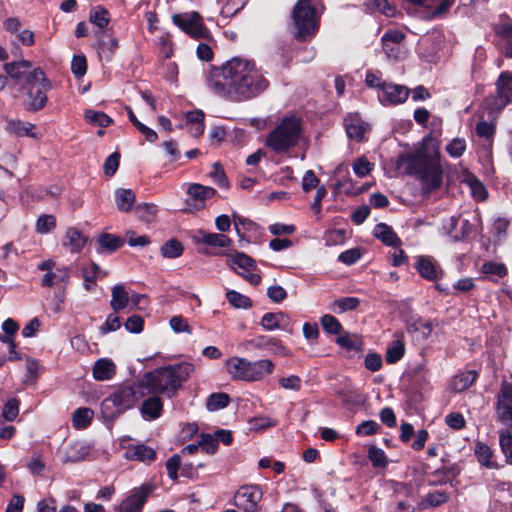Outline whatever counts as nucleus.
Wrapping results in <instances>:
<instances>
[{"label": "nucleus", "instance_id": "obj_1", "mask_svg": "<svg viewBox=\"0 0 512 512\" xmlns=\"http://www.w3.org/2000/svg\"><path fill=\"white\" fill-rule=\"evenodd\" d=\"M206 85L221 98L245 102L262 94L268 88L269 81L253 60L233 57L209 70Z\"/></svg>", "mask_w": 512, "mask_h": 512}, {"label": "nucleus", "instance_id": "obj_2", "mask_svg": "<svg viewBox=\"0 0 512 512\" xmlns=\"http://www.w3.org/2000/svg\"><path fill=\"white\" fill-rule=\"evenodd\" d=\"M193 371L194 365L189 362L167 365L147 372L141 383L147 395L164 394L173 397Z\"/></svg>", "mask_w": 512, "mask_h": 512}, {"label": "nucleus", "instance_id": "obj_3", "mask_svg": "<svg viewBox=\"0 0 512 512\" xmlns=\"http://www.w3.org/2000/svg\"><path fill=\"white\" fill-rule=\"evenodd\" d=\"M396 166L398 169H404L409 175L418 176L426 192L438 188L442 183V170L437 158L428 153L426 149L399 155Z\"/></svg>", "mask_w": 512, "mask_h": 512}, {"label": "nucleus", "instance_id": "obj_4", "mask_svg": "<svg viewBox=\"0 0 512 512\" xmlns=\"http://www.w3.org/2000/svg\"><path fill=\"white\" fill-rule=\"evenodd\" d=\"M302 135L301 119L295 115L284 117L267 135L265 144L275 153H288L297 146Z\"/></svg>", "mask_w": 512, "mask_h": 512}, {"label": "nucleus", "instance_id": "obj_5", "mask_svg": "<svg viewBox=\"0 0 512 512\" xmlns=\"http://www.w3.org/2000/svg\"><path fill=\"white\" fill-rule=\"evenodd\" d=\"M145 396H147V391H144L141 380L137 383L120 386L103 400L101 404L102 413L105 417L113 419L134 407Z\"/></svg>", "mask_w": 512, "mask_h": 512}, {"label": "nucleus", "instance_id": "obj_6", "mask_svg": "<svg viewBox=\"0 0 512 512\" xmlns=\"http://www.w3.org/2000/svg\"><path fill=\"white\" fill-rule=\"evenodd\" d=\"M226 369L232 379L253 382L272 374L274 363L268 359L249 361L241 357H231L226 361Z\"/></svg>", "mask_w": 512, "mask_h": 512}, {"label": "nucleus", "instance_id": "obj_7", "mask_svg": "<svg viewBox=\"0 0 512 512\" xmlns=\"http://www.w3.org/2000/svg\"><path fill=\"white\" fill-rule=\"evenodd\" d=\"M27 109L38 111L44 108L47 103L46 93L52 89L50 80L46 77L41 68H34L27 76Z\"/></svg>", "mask_w": 512, "mask_h": 512}, {"label": "nucleus", "instance_id": "obj_8", "mask_svg": "<svg viewBox=\"0 0 512 512\" xmlns=\"http://www.w3.org/2000/svg\"><path fill=\"white\" fill-rule=\"evenodd\" d=\"M292 19L299 40H306L318 30V18L311 0H298L292 10Z\"/></svg>", "mask_w": 512, "mask_h": 512}, {"label": "nucleus", "instance_id": "obj_9", "mask_svg": "<svg viewBox=\"0 0 512 512\" xmlns=\"http://www.w3.org/2000/svg\"><path fill=\"white\" fill-rule=\"evenodd\" d=\"M173 23L185 33L195 39H206L209 37V30L205 27L202 17L197 12L174 14Z\"/></svg>", "mask_w": 512, "mask_h": 512}, {"label": "nucleus", "instance_id": "obj_10", "mask_svg": "<svg viewBox=\"0 0 512 512\" xmlns=\"http://www.w3.org/2000/svg\"><path fill=\"white\" fill-rule=\"evenodd\" d=\"M496 417L512 428V382L503 381L496 397Z\"/></svg>", "mask_w": 512, "mask_h": 512}, {"label": "nucleus", "instance_id": "obj_11", "mask_svg": "<svg viewBox=\"0 0 512 512\" xmlns=\"http://www.w3.org/2000/svg\"><path fill=\"white\" fill-rule=\"evenodd\" d=\"M154 489L155 486L149 482L134 488L131 494L121 503L119 512H142L147 498Z\"/></svg>", "mask_w": 512, "mask_h": 512}, {"label": "nucleus", "instance_id": "obj_12", "mask_svg": "<svg viewBox=\"0 0 512 512\" xmlns=\"http://www.w3.org/2000/svg\"><path fill=\"white\" fill-rule=\"evenodd\" d=\"M497 95L491 103L492 111H501L512 101V72H502L496 82Z\"/></svg>", "mask_w": 512, "mask_h": 512}, {"label": "nucleus", "instance_id": "obj_13", "mask_svg": "<svg viewBox=\"0 0 512 512\" xmlns=\"http://www.w3.org/2000/svg\"><path fill=\"white\" fill-rule=\"evenodd\" d=\"M262 499V491L258 486H242L234 496L235 505L245 512H255Z\"/></svg>", "mask_w": 512, "mask_h": 512}, {"label": "nucleus", "instance_id": "obj_14", "mask_svg": "<svg viewBox=\"0 0 512 512\" xmlns=\"http://www.w3.org/2000/svg\"><path fill=\"white\" fill-rule=\"evenodd\" d=\"M408 87L392 82H387L383 90L378 94V99L384 106L399 105L404 103L409 97Z\"/></svg>", "mask_w": 512, "mask_h": 512}, {"label": "nucleus", "instance_id": "obj_15", "mask_svg": "<svg viewBox=\"0 0 512 512\" xmlns=\"http://www.w3.org/2000/svg\"><path fill=\"white\" fill-rule=\"evenodd\" d=\"M406 329L417 341H423L431 335L433 326L429 321L412 316L406 321Z\"/></svg>", "mask_w": 512, "mask_h": 512}, {"label": "nucleus", "instance_id": "obj_16", "mask_svg": "<svg viewBox=\"0 0 512 512\" xmlns=\"http://www.w3.org/2000/svg\"><path fill=\"white\" fill-rule=\"evenodd\" d=\"M415 268L428 281H436L442 274L437 263L428 256H419L416 260Z\"/></svg>", "mask_w": 512, "mask_h": 512}, {"label": "nucleus", "instance_id": "obj_17", "mask_svg": "<svg viewBox=\"0 0 512 512\" xmlns=\"http://www.w3.org/2000/svg\"><path fill=\"white\" fill-rule=\"evenodd\" d=\"M345 128L347 136L356 141H361L368 129V124L365 123L358 114H349L345 120Z\"/></svg>", "mask_w": 512, "mask_h": 512}, {"label": "nucleus", "instance_id": "obj_18", "mask_svg": "<svg viewBox=\"0 0 512 512\" xmlns=\"http://www.w3.org/2000/svg\"><path fill=\"white\" fill-rule=\"evenodd\" d=\"M187 194L197 203V208H203L205 201L215 196L216 190L210 186L193 183L188 186Z\"/></svg>", "mask_w": 512, "mask_h": 512}, {"label": "nucleus", "instance_id": "obj_19", "mask_svg": "<svg viewBox=\"0 0 512 512\" xmlns=\"http://www.w3.org/2000/svg\"><path fill=\"white\" fill-rule=\"evenodd\" d=\"M4 70L10 78L16 81L25 80V84H27V76L33 71L32 63L27 60L6 63Z\"/></svg>", "mask_w": 512, "mask_h": 512}, {"label": "nucleus", "instance_id": "obj_20", "mask_svg": "<svg viewBox=\"0 0 512 512\" xmlns=\"http://www.w3.org/2000/svg\"><path fill=\"white\" fill-rule=\"evenodd\" d=\"M289 317L283 312L265 313L260 321L261 326L266 331H273L277 329H286L289 325Z\"/></svg>", "mask_w": 512, "mask_h": 512}, {"label": "nucleus", "instance_id": "obj_21", "mask_svg": "<svg viewBox=\"0 0 512 512\" xmlns=\"http://www.w3.org/2000/svg\"><path fill=\"white\" fill-rule=\"evenodd\" d=\"M251 342L253 346L257 348H266L273 354H277L280 356L288 355L287 348L277 338L266 335H260L254 338Z\"/></svg>", "mask_w": 512, "mask_h": 512}, {"label": "nucleus", "instance_id": "obj_22", "mask_svg": "<svg viewBox=\"0 0 512 512\" xmlns=\"http://www.w3.org/2000/svg\"><path fill=\"white\" fill-rule=\"evenodd\" d=\"M87 242V237L76 228H68L64 239L63 246L72 253H79Z\"/></svg>", "mask_w": 512, "mask_h": 512}, {"label": "nucleus", "instance_id": "obj_23", "mask_svg": "<svg viewBox=\"0 0 512 512\" xmlns=\"http://www.w3.org/2000/svg\"><path fill=\"white\" fill-rule=\"evenodd\" d=\"M88 454L89 447L81 441H75L69 444L68 447L65 449L62 462L76 463L84 460Z\"/></svg>", "mask_w": 512, "mask_h": 512}, {"label": "nucleus", "instance_id": "obj_24", "mask_svg": "<svg viewBox=\"0 0 512 512\" xmlns=\"http://www.w3.org/2000/svg\"><path fill=\"white\" fill-rule=\"evenodd\" d=\"M35 125L30 122H23L20 120H7L5 125V131L9 134H13L18 137H31L37 138L38 136L34 133Z\"/></svg>", "mask_w": 512, "mask_h": 512}, {"label": "nucleus", "instance_id": "obj_25", "mask_svg": "<svg viewBox=\"0 0 512 512\" xmlns=\"http://www.w3.org/2000/svg\"><path fill=\"white\" fill-rule=\"evenodd\" d=\"M116 373V365L111 359L101 358L93 366V377L98 381H107Z\"/></svg>", "mask_w": 512, "mask_h": 512}, {"label": "nucleus", "instance_id": "obj_26", "mask_svg": "<svg viewBox=\"0 0 512 512\" xmlns=\"http://www.w3.org/2000/svg\"><path fill=\"white\" fill-rule=\"evenodd\" d=\"M129 460H137L141 462H152L156 458V452L151 447L144 444L130 446L125 453Z\"/></svg>", "mask_w": 512, "mask_h": 512}, {"label": "nucleus", "instance_id": "obj_27", "mask_svg": "<svg viewBox=\"0 0 512 512\" xmlns=\"http://www.w3.org/2000/svg\"><path fill=\"white\" fill-rule=\"evenodd\" d=\"M163 404L159 397L152 396L144 400L140 412L144 419L154 420L161 416Z\"/></svg>", "mask_w": 512, "mask_h": 512}, {"label": "nucleus", "instance_id": "obj_28", "mask_svg": "<svg viewBox=\"0 0 512 512\" xmlns=\"http://www.w3.org/2000/svg\"><path fill=\"white\" fill-rule=\"evenodd\" d=\"M69 278V271L66 267H57L43 276L41 284L44 287L65 285Z\"/></svg>", "mask_w": 512, "mask_h": 512}, {"label": "nucleus", "instance_id": "obj_29", "mask_svg": "<svg viewBox=\"0 0 512 512\" xmlns=\"http://www.w3.org/2000/svg\"><path fill=\"white\" fill-rule=\"evenodd\" d=\"M374 236L387 246L398 247L401 244V240L393 229L385 223H379L375 226Z\"/></svg>", "mask_w": 512, "mask_h": 512}, {"label": "nucleus", "instance_id": "obj_30", "mask_svg": "<svg viewBox=\"0 0 512 512\" xmlns=\"http://www.w3.org/2000/svg\"><path fill=\"white\" fill-rule=\"evenodd\" d=\"M124 244L121 237L113 234L102 233L97 239V251L99 253H112Z\"/></svg>", "mask_w": 512, "mask_h": 512}, {"label": "nucleus", "instance_id": "obj_31", "mask_svg": "<svg viewBox=\"0 0 512 512\" xmlns=\"http://www.w3.org/2000/svg\"><path fill=\"white\" fill-rule=\"evenodd\" d=\"M495 33L501 40L505 55L512 57V23L504 22L496 25Z\"/></svg>", "mask_w": 512, "mask_h": 512}, {"label": "nucleus", "instance_id": "obj_32", "mask_svg": "<svg viewBox=\"0 0 512 512\" xmlns=\"http://www.w3.org/2000/svg\"><path fill=\"white\" fill-rule=\"evenodd\" d=\"M476 378L477 373L474 370L459 373L452 379L450 388L454 392H463L475 382Z\"/></svg>", "mask_w": 512, "mask_h": 512}, {"label": "nucleus", "instance_id": "obj_33", "mask_svg": "<svg viewBox=\"0 0 512 512\" xmlns=\"http://www.w3.org/2000/svg\"><path fill=\"white\" fill-rule=\"evenodd\" d=\"M111 296L110 306L114 312H119L128 306L130 298L123 285H115L111 290Z\"/></svg>", "mask_w": 512, "mask_h": 512}, {"label": "nucleus", "instance_id": "obj_34", "mask_svg": "<svg viewBox=\"0 0 512 512\" xmlns=\"http://www.w3.org/2000/svg\"><path fill=\"white\" fill-rule=\"evenodd\" d=\"M115 201L118 210L128 212L135 202V193L131 189H117L115 191Z\"/></svg>", "mask_w": 512, "mask_h": 512}, {"label": "nucleus", "instance_id": "obj_35", "mask_svg": "<svg viewBox=\"0 0 512 512\" xmlns=\"http://www.w3.org/2000/svg\"><path fill=\"white\" fill-rule=\"evenodd\" d=\"M475 455L477 457L478 462L487 468L493 469L497 467L496 462L493 460V453L491 448L482 443L478 442L475 445Z\"/></svg>", "mask_w": 512, "mask_h": 512}, {"label": "nucleus", "instance_id": "obj_36", "mask_svg": "<svg viewBox=\"0 0 512 512\" xmlns=\"http://www.w3.org/2000/svg\"><path fill=\"white\" fill-rule=\"evenodd\" d=\"M359 304L360 300L357 297H343L334 300L330 309L337 314H342L347 311L355 310Z\"/></svg>", "mask_w": 512, "mask_h": 512}, {"label": "nucleus", "instance_id": "obj_37", "mask_svg": "<svg viewBox=\"0 0 512 512\" xmlns=\"http://www.w3.org/2000/svg\"><path fill=\"white\" fill-rule=\"evenodd\" d=\"M89 21L100 31L104 32L110 22L109 12L101 6H97L91 10L89 14Z\"/></svg>", "mask_w": 512, "mask_h": 512}, {"label": "nucleus", "instance_id": "obj_38", "mask_svg": "<svg viewBox=\"0 0 512 512\" xmlns=\"http://www.w3.org/2000/svg\"><path fill=\"white\" fill-rule=\"evenodd\" d=\"M449 500V495L444 491H434L428 493L420 502L424 509L438 507Z\"/></svg>", "mask_w": 512, "mask_h": 512}, {"label": "nucleus", "instance_id": "obj_39", "mask_svg": "<svg viewBox=\"0 0 512 512\" xmlns=\"http://www.w3.org/2000/svg\"><path fill=\"white\" fill-rule=\"evenodd\" d=\"M200 241L212 247H228L231 239L224 234L200 232Z\"/></svg>", "mask_w": 512, "mask_h": 512}, {"label": "nucleus", "instance_id": "obj_40", "mask_svg": "<svg viewBox=\"0 0 512 512\" xmlns=\"http://www.w3.org/2000/svg\"><path fill=\"white\" fill-rule=\"evenodd\" d=\"M93 414V410L90 408H78L73 414V426L76 429L86 428L91 423Z\"/></svg>", "mask_w": 512, "mask_h": 512}, {"label": "nucleus", "instance_id": "obj_41", "mask_svg": "<svg viewBox=\"0 0 512 512\" xmlns=\"http://www.w3.org/2000/svg\"><path fill=\"white\" fill-rule=\"evenodd\" d=\"M481 270L491 280H497L507 274V268L503 263L492 261L484 263Z\"/></svg>", "mask_w": 512, "mask_h": 512}, {"label": "nucleus", "instance_id": "obj_42", "mask_svg": "<svg viewBox=\"0 0 512 512\" xmlns=\"http://www.w3.org/2000/svg\"><path fill=\"white\" fill-rule=\"evenodd\" d=\"M226 299L230 305L236 309H248L252 307L250 298L235 290H228L226 292Z\"/></svg>", "mask_w": 512, "mask_h": 512}, {"label": "nucleus", "instance_id": "obj_43", "mask_svg": "<svg viewBox=\"0 0 512 512\" xmlns=\"http://www.w3.org/2000/svg\"><path fill=\"white\" fill-rule=\"evenodd\" d=\"M404 351L405 346L403 341L400 339L394 340L387 347L385 359L388 363H396L403 357Z\"/></svg>", "mask_w": 512, "mask_h": 512}, {"label": "nucleus", "instance_id": "obj_44", "mask_svg": "<svg viewBox=\"0 0 512 512\" xmlns=\"http://www.w3.org/2000/svg\"><path fill=\"white\" fill-rule=\"evenodd\" d=\"M229 400L230 397L226 393H212L206 400V408L212 412L223 409L229 404Z\"/></svg>", "mask_w": 512, "mask_h": 512}, {"label": "nucleus", "instance_id": "obj_45", "mask_svg": "<svg viewBox=\"0 0 512 512\" xmlns=\"http://www.w3.org/2000/svg\"><path fill=\"white\" fill-rule=\"evenodd\" d=\"M475 132L479 138H482L486 142L485 145L490 148L495 134L494 124L484 120L479 121L476 125Z\"/></svg>", "mask_w": 512, "mask_h": 512}, {"label": "nucleus", "instance_id": "obj_46", "mask_svg": "<svg viewBox=\"0 0 512 512\" xmlns=\"http://www.w3.org/2000/svg\"><path fill=\"white\" fill-rule=\"evenodd\" d=\"M84 118L87 122L99 127H108L112 123V119L105 113L95 110H86Z\"/></svg>", "mask_w": 512, "mask_h": 512}, {"label": "nucleus", "instance_id": "obj_47", "mask_svg": "<svg viewBox=\"0 0 512 512\" xmlns=\"http://www.w3.org/2000/svg\"><path fill=\"white\" fill-rule=\"evenodd\" d=\"M183 253L182 244L174 239L165 242L161 247V255L165 258H177Z\"/></svg>", "mask_w": 512, "mask_h": 512}, {"label": "nucleus", "instance_id": "obj_48", "mask_svg": "<svg viewBox=\"0 0 512 512\" xmlns=\"http://www.w3.org/2000/svg\"><path fill=\"white\" fill-rule=\"evenodd\" d=\"M135 210L138 218L146 223L153 222L156 218L157 208L155 205L142 203L137 205Z\"/></svg>", "mask_w": 512, "mask_h": 512}, {"label": "nucleus", "instance_id": "obj_49", "mask_svg": "<svg viewBox=\"0 0 512 512\" xmlns=\"http://www.w3.org/2000/svg\"><path fill=\"white\" fill-rule=\"evenodd\" d=\"M466 181L475 199L482 201L487 198V191L485 186L475 176H467Z\"/></svg>", "mask_w": 512, "mask_h": 512}, {"label": "nucleus", "instance_id": "obj_50", "mask_svg": "<svg viewBox=\"0 0 512 512\" xmlns=\"http://www.w3.org/2000/svg\"><path fill=\"white\" fill-rule=\"evenodd\" d=\"M229 261L232 265H236L238 268H241L246 272H249L255 266V261L244 253H236L231 255L229 257Z\"/></svg>", "mask_w": 512, "mask_h": 512}, {"label": "nucleus", "instance_id": "obj_51", "mask_svg": "<svg viewBox=\"0 0 512 512\" xmlns=\"http://www.w3.org/2000/svg\"><path fill=\"white\" fill-rule=\"evenodd\" d=\"M56 227V218L53 215L43 214L36 222V231L39 234H46Z\"/></svg>", "mask_w": 512, "mask_h": 512}, {"label": "nucleus", "instance_id": "obj_52", "mask_svg": "<svg viewBox=\"0 0 512 512\" xmlns=\"http://www.w3.org/2000/svg\"><path fill=\"white\" fill-rule=\"evenodd\" d=\"M446 152L453 158L463 155L466 150V141L464 138L456 137L446 145Z\"/></svg>", "mask_w": 512, "mask_h": 512}, {"label": "nucleus", "instance_id": "obj_53", "mask_svg": "<svg viewBox=\"0 0 512 512\" xmlns=\"http://www.w3.org/2000/svg\"><path fill=\"white\" fill-rule=\"evenodd\" d=\"M369 7L374 8L387 17H393L396 14V8L387 0H367Z\"/></svg>", "mask_w": 512, "mask_h": 512}, {"label": "nucleus", "instance_id": "obj_54", "mask_svg": "<svg viewBox=\"0 0 512 512\" xmlns=\"http://www.w3.org/2000/svg\"><path fill=\"white\" fill-rule=\"evenodd\" d=\"M321 325L327 333L334 335L339 334L342 329L340 322L329 314L321 317Z\"/></svg>", "mask_w": 512, "mask_h": 512}, {"label": "nucleus", "instance_id": "obj_55", "mask_svg": "<svg viewBox=\"0 0 512 512\" xmlns=\"http://www.w3.org/2000/svg\"><path fill=\"white\" fill-rule=\"evenodd\" d=\"M500 446L507 461L512 464V432L505 430L500 433Z\"/></svg>", "mask_w": 512, "mask_h": 512}, {"label": "nucleus", "instance_id": "obj_56", "mask_svg": "<svg viewBox=\"0 0 512 512\" xmlns=\"http://www.w3.org/2000/svg\"><path fill=\"white\" fill-rule=\"evenodd\" d=\"M379 424L373 420H366L360 423L355 430L358 436H370L378 432Z\"/></svg>", "mask_w": 512, "mask_h": 512}, {"label": "nucleus", "instance_id": "obj_57", "mask_svg": "<svg viewBox=\"0 0 512 512\" xmlns=\"http://www.w3.org/2000/svg\"><path fill=\"white\" fill-rule=\"evenodd\" d=\"M99 39L100 48L104 51L109 50V55H112L114 50L118 47V41L111 37L109 30H105L102 35H97Z\"/></svg>", "mask_w": 512, "mask_h": 512}, {"label": "nucleus", "instance_id": "obj_58", "mask_svg": "<svg viewBox=\"0 0 512 512\" xmlns=\"http://www.w3.org/2000/svg\"><path fill=\"white\" fill-rule=\"evenodd\" d=\"M372 167L373 164L364 157L356 159L352 164L353 171L358 177H365L368 175L371 172Z\"/></svg>", "mask_w": 512, "mask_h": 512}, {"label": "nucleus", "instance_id": "obj_59", "mask_svg": "<svg viewBox=\"0 0 512 512\" xmlns=\"http://www.w3.org/2000/svg\"><path fill=\"white\" fill-rule=\"evenodd\" d=\"M87 70V62L85 56H74L71 62V71L76 78H81L85 75Z\"/></svg>", "mask_w": 512, "mask_h": 512}, {"label": "nucleus", "instance_id": "obj_60", "mask_svg": "<svg viewBox=\"0 0 512 512\" xmlns=\"http://www.w3.org/2000/svg\"><path fill=\"white\" fill-rule=\"evenodd\" d=\"M368 458L375 467H383L386 464V455L381 448L371 446L368 450Z\"/></svg>", "mask_w": 512, "mask_h": 512}, {"label": "nucleus", "instance_id": "obj_61", "mask_svg": "<svg viewBox=\"0 0 512 512\" xmlns=\"http://www.w3.org/2000/svg\"><path fill=\"white\" fill-rule=\"evenodd\" d=\"M117 313L118 312H114L108 315L105 323L100 327L101 334H107L120 328L121 322Z\"/></svg>", "mask_w": 512, "mask_h": 512}, {"label": "nucleus", "instance_id": "obj_62", "mask_svg": "<svg viewBox=\"0 0 512 512\" xmlns=\"http://www.w3.org/2000/svg\"><path fill=\"white\" fill-rule=\"evenodd\" d=\"M279 385L286 390L299 391L301 389L302 381L297 375H290L287 377H281L279 379Z\"/></svg>", "mask_w": 512, "mask_h": 512}, {"label": "nucleus", "instance_id": "obj_63", "mask_svg": "<svg viewBox=\"0 0 512 512\" xmlns=\"http://www.w3.org/2000/svg\"><path fill=\"white\" fill-rule=\"evenodd\" d=\"M365 83L370 88H377L381 92L387 81L382 80L380 72L367 71Z\"/></svg>", "mask_w": 512, "mask_h": 512}, {"label": "nucleus", "instance_id": "obj_64", "mask_svg": "<svg viewBox=\"0 0 512 512\" xmlns=\"http://www.w3.org/2000/svg\"><path fill=\"white\" fill-rule=\"evenodd\" d=\"M19 413V402L16 399H10L3 407V417L7 421H13Z\"/></svg>", "mask_w": 512, "mask_h": 512}]
</instances>
